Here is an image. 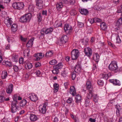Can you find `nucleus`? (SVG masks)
<instances>
[{"mask_svg":"<svg viewBox=\"0 0 122 122\" xmlns=\"http://www.w3.org/2000/svg\"><path fill=\"white\" fill-rule=\"evenodd\" d=\"M86 86L87 91L86 98L88 99H91L93 96L94 91L90 81H87Z\"/></svg>","mask_w":122,"mask_h":122,"instance_id":"f257e3e1","label":"nucleus"},{"mask_svg":"<svg viewBox=\"0 0 122 122\" xmlns=\"http://www.w3.org/2000/svg\"><path fill=\"white\" fill-rule=\"evenodd\" d=\"M108 68L110 70L114 71L115 72L119 71L117 66V62L114 61L111 62L109 65Z\"/></svg>","mask_w":122,"mask_h":122,"instance_id":"f03ea898","label":"nucleus"},{"mask_svg":"<svg viewBox=\"0 0 122 122\" xmlns=\"http://www.w3.org/2000/svg\"><path fill=\"white\" fill-rule=\"evenodd\" d=\"M31 17V15L30 13L25 14L21 17L20 21L22 23L28 22L30 20Z\"/></svg>","mask_w":122,"mask_h":122,"instance_id":"7ed1b4c3","label":"nucleus"},{"mask_svg":"<svg viewBox=\"0 0 122 122\" xmlns=\"http://www.w3.org/2000/svg\"><path fill=\"white\" fill-rule=\"evenodd\" d=\"M79 52L78 50L74 49L71 52V58L73 60L76 59L79 56Z\"/></svg>","mask_w":122,"mask_h":122,"instance_id":"20e7f679","label":"nucleus"},{"mask_svg":"<svg viewBox=\"0 0 122 122\" xmlns=\"http://www.w3.org/2000/svg\"><path fill=\"white\" fill-rule=\"evenodd\" d=\"M12 6L13 8L20 10L23 8L24 5L23 2H15L13 3Z\"/></svg>","mask_w":122,"mask_h":122,"instance_id":"39448f33","label":"nucleus"},{"mask_svg":"<svg viewBox=\"0 0 122 122\" xmlns=\"http://www.w3.org/2000/svg\"><path fill=\"white\" fill-rule=\"evenodd\" d=\"M53 30V29L52 27H50L49 28L46 29L44 28L41 29L40 33L41 35L44 36V34H48L52 32Z\"/></svg>","mask_w":122,"mask_h":122,"instance_id":"423d86ee","label":"nucleus"},{"mask_svg":"<svg viewBox=\"0 0 122 122\" xmlns=\"http://www.w3.org/2000/svg\"><path fill=\"white\" fill-rule=\"evenodd\" d=\"M16 102H12L11 104V112L12 113H15L18 111L19 108L18 106L16 105Z\"/></svg>","mask_w":122,"mask_h":122,"instance_id":"0eeeda50","label":"nucleus"},{"mask_svg":"<svg viewBox=\"0 0 122 122\" xmlns=\"http://www.w3.org/2000/svg\"><path fill=\"white\" fill-rule=\"evenodd\" d=\"M84 52L86 55L88 57H90L92 55V50L90 48L87 47L85 48Z\"/></svg>","mask_w":122,"mask_h":122,"instance_id":"6e6552de","label":"nucleus"},{"mask_svg":"<svg viewBox=\"0 0 122 122\" xmlns=\"http://www.w3.org/2000/svg\"><path fill=\"white\" fill-rule=\"evenodd\" d=\"M115 107L117 109L116 112V114L117 116H119L120 114L122 112V108L119 105H116L115 106Z\"/></svg>","mask_w":122,"mask_h":122,"instance_id":"1a4fd4ad","label":"nucleus"},{"mask_svg":"<svg viewBox=\"0 0 122 122\" xmlns=\"http://www.w3.org/2000/svg\"><path fill=\"white\" fill-rule=\"evenodd\" d=\"M36 2V5L38 9H42L43 4L42 0H35Z\"/></svg>","mask_w":122,"mask_h":122,"instance_id":"9d476101","label":"nucleus"},{"mask_svg":"<svg viewBox=\"0 0 122 122\" xmlns=\"http://www.w3.org/2000/svg\"><path fill=\"white\" fill-rule=\"evenodd\" d=\"M11 18H8L4 20V23L8 27L10 26L13 23Z\"/></svg>","mask_w":122,"mask_h":122,"instance_id":"9b49d317","label":"nucleus"},{"mask_svg":"<svg viewBox=\"0 0 122 122\" xmlns=\"http://www.w3.org/2000/svg\"><path fill=\"white\" fill-rule=\"evenodd\" d=\"M29 98H30V100L33 102H36L38 100V97L37 95L34 94L30 95L29 96Z\"/></svg>","mask_w":122,"mask_h":122,"instance_id":"f8f14e48","label":"nucleus"},{"mask_svg":"<svg viewBox=\"0 0 122 122\" xmlns=\"http://www.w3.org/2000/svg\"><path fill=\"white\" fill-rule=\"evenodd\" d=\"M110 82L112 83L114 85L120 86V81L117 79H112L110 80Z\"/></svg>","mask_w":122,"mask_h":122,"instance_id":"ddd939ff","label":"nucleus"},{"mask_svg":"<svg viewBox=\"0 0 122 122\" xmlns=\"http://www.w3.org/2000/svg\"><path fill=\"white\" fill-rule=\"evenodd\" d=\"M122 23V18H120L118 19L116 23V29L117 30L119 29V26L121 25Z\"/></svg>","mask_w":122,"mask_h":122,"instance_id":"4468645a","label":"nucleus"},{"mask_svg":"<svg viewBox=\"0 0 122 122\" xmlns=\"http://www.w3.org/2000/svg\"><path fill=\"white\" fill-rule=\"evenodd\" d=\"M13 85L11 84L6 89V92L8 94L11 93L12 91Z\"/></svg>","mask_w":122,"mask_h":122,"instance_id":"2eb2a0df","label":"nucleus"},{"mask_svg":"<svg viewBox=\"0 0 122 122\" xmlns=\"http://www.w3.org/2000/svg\"><path fill=\"white\" fill-rule=\"evenodd\" d=\"M68 38L66 35H63L62 36L60 40V42L61 43H66L67 41Z\"/></svg>","mask_w":122,"mask_h":122,"instance_id":"dca6fc26","label":"nucleus"},{"mask_svg":"<svg viewBox=\"0 0 122 122\" xmlns=\"http://www.w3.org/2000/svg\"><path fill=\"white\" fill-rule=\"evenodd\" d=\"M69 93L71 94L74 96L76 94V90L74 86H72L70 87V90L69 91Z\"/></svg>","mask_w":122,"mask_h":122,"instance_id":"f3484780","label":"nucleus"},{"mask_svg":"<svg viewBox=\"0 0 122 122\" xmlns=\"http://www.w3.org/2000/svg\"><path fill=\"white\" fill-rule=\"evenodd\" d=\"M74 70V72H76L78 73L80 72L81 70L80 65L79 64H77L75 67Z\"/></svg>","mask_w":122,"mask_h":122,"instance_id":"a211bd4d","label":"nucleus"},{"mask_svg":"<svg viewBox=\"0 0 122 122\" xmlns=\"http://www.w3.org/2000/svg\"><path fill=\"white\" fill-rule=\"evenodd\" d=\"M93 59L97 63L99 60V56L98 54L97 53H95L93 56Z\"/></svg>","mask_w":122,"mask_h":122,"instance_id":"6ab92c4d","label":"nucleus"},{"mask_svg":"<svg viewBox=\"0 0 122 122\" xmlns=\"http://www.w3.org/2000/svg\"><path fill=\"white\" fill-rule=\"evenodd\" d=\"M80 12L81 13L84 15H87L89 13L87 9H81Z\"/></svg>","mask_w":122,"mask_h":122,"instance_id":"aec40b11","label":"nucleus"},{"mask_svg":"<svg viewBox=\"0 0 122 122\" xmlns=\"http://www.w3.org/2000/svg\"><path fill=\"white\" fill-rule=\"evenodd\" d=\"M46 110V106L44 105L42 107H39V111L42 114L45 113Z\"/></svg>","mask_w":122,"mask_h":122,"instance_id":"412c9836","label":"nucleus"},{"mask_svg":"<svg viewBox=\"0 0 122 122\" xmlns=\"http://www.w3.org/2000/svg\"><path fill=\"white\" fill-rule=\"evenodd\" d=\"M34 40V38H31L29 41L26 45V46L28 47H31L33 44V41Z\"/></svg>","mask_w":122,"mask_h":122,"instance_id":"4be33fe9","label":"nucleus"},{"mask_svg":"<svg viewBox=\"0 0 122 122\" xmlns=\"http://www.w3.org/2000/svg\"><path fill=\"white\" fill-rule=\"evenodd\" d=\"M71 25L68 24H65L64 27V29L66 32L71 30Z\"/></svg>","mask_w":122,"mask_h":122,"instance_id":"5701e85b","label":"nucleus"},{"mask_svg":"<svg viewBox=\"0 0 122 122\" xmlns=\"http://www.w3.org/2000/svg\"><path fill=\"white\" fill-rule=\"evenodd\" d=\"M11 30L13 32H16L17 29V25L16 24H13L11 26Z\"/></svg>","mask_w":122,"mask_h":122,"instance_id":"b1692460","label":"nucleus"},{"mask_svg":"<svg viewBox=\"0 0 122 122\" xmlns=\"http://www.w3.org/2000/svg\"><path fill=\"white\" fill-rule=\"evenodd\" d=\"M25 66L26 68L30 69L32 67V64L29 62H26L25 63Z\"/></svg>","mask_w":122,"mask_h":122,"instance_id":"393cba45","label":"nucleus"},{"mask_svg":"<svg viewBox=\"0 0 122 122\" xmlns=\"http://www.w3.org/2000/svg\"><path fill=\"white\" fill-rule=\"evenodd\" d=\"M7 71H3L1 75V77L2 79H5L7 77Z\"/></svg>","mask_w":122,"mask_h":122,"instance_id":"a878e982","label":"nucleus"},{"mask_svg":"<svg viewBox=\"0 0 122 122\" xmlns=\"http://www.w3.org/2000/svg\"><path fill=\"white\" fill-rule=\"evenodd\" d=\"M62 67V65L61 63L60 62L57 65H55L53 66L54 69H57L58 70L61 68Z\"/></svg>","mask_w":122,"mask_h":122,"instance_id":"bb28decb","label":"nucleus"},{"mask_svg":"<svg viewBox=\"0 0 122 122\" xmlns=\"http://www.w3.org/2000/svg\"><path fill=\"white\" fill-rule=\"evenodd\" d=\"M30 119L31 121H35L37 120L36 116L33 114L30 115Z\"/></svg>","mask_w":122,"mask_h":122,"instance_id":"cd10ccee","label":"nucleus"},{"mask_svg":"<svg viewBox=\"0 0 122 122\" xmlns=\"http://www.w3.org/2000/svg\"><path fill=\"white\" fill-rule=\"evenodd\" d=\"M76 103L80 102V101L81 99V97L79 95H76Z\"/></svg>","mask_w":122,"mask_h":122,"instance_id":"c85d7f7f","label":"nucleus"},{"mask_svg":"<svg viewBox=\"0 0 122 122\" xmlns=\"http://www.w3.org/2000/svg\"><path fill=\"white\" fill-rule=\"evenodd\" d=\"M57 9L58 10H60L63 7V5L61 2L58 3L56 5Z\"/></svg>","mask_w":122,"mask_h":122,"instance_id":"c756f323","label":"nucleus"},{"mask_svg":"<svg viewBox=\"0 0 122 122\" xmlns=\"http://www.w3.org/2000/svg\"><path fill=\"white\" fill-rule=\"evenodd\" d=\"M101 29L103 30H105L107 28V26L106 25L105 23L102 22L101 23L100 25Z\"/></svg>","mask_w":122,"mask_h":122,"instance_id":"7c9ffc66","label":"nucleus"},{"mask_svg":"<svg viewBox=\"0 0 122 122\" xmlns=\"http://www.w3.org/2000/svg\"><path fill=\"white\" fill-rule=\"evenodd\" d=\"M3 63H5L6 66L11 67L12 66L11 62L10 61H4Z\"/></svg>","mask_w":122,"mask_h":122,"instance_id":"2f4dec72","label":"nucleus"},{"mask_svg":"<svg viewBox=\"0 0 122 122\" xmlns=\"http://www.w3.org/2000/svg\"><path fill=\"white\" fill-rule=\"evenodd\" d=\"M34 7L32 5H29L28 8V10L30 12H33L34 10Z\"/></svg>","mask_w":122,"mask_h":122,"instance_id":"473e14b6","label":"nucleus"},{"mask_svg":"<svg viewBox=\"0 0 122 122\" xmlns=\"http://www.w3.org/2000/svg\"><path fill=\"white\" fill-rule=\"evenodd\" d=\"M53 87L55 90V92H58L59 89V85L57 83H55L53 84Z\"/></svg>","mask_w":122,"mask_h":122,"instance_id":"72a5a7b5","label":"nucleus"},{"mask_svg":"<svg viewBox=\"0 0 122 122\" xmlns=\"http://www.w3.org/2000/svg\"><path fill=\"white\" fill-rule=\"evenodd\" d=\"M53 54V53L52 51H49L48 52L46 53L45 56H46L50 57L52 56Z\"/></svg>","mask_w":122,"mask_h":122,"instance_id":"f704fd0d","label":"nucleus"},{"mask_svg":"<svg viewBox=\"0 0 122 122\" xmlns=\"http://www.w3.org/2000/svg\"><path fill=\"white\" fill-rule=\"evenodd\" d=\"M67 71L64 70L62 71L61 73V75L63 77H65L67 76Z\"/></svg>","mask_w":122,"mask_h":122,"instance_id":"c9c22d12","label":"nucleus"},{"mask_svg":"<svg viewBox=\"0 0 122 122\" xmlns=\"http://www.w3.org/2000/svg\"><path fill=\"white\" fill-rule=\"evenodd\" d=\"M19 96H17L16 95H15L13 96V101L12 102H16V103L17 104V99L18 98Z\"/></svg>","mask_w":122,"mask_h":122,"instance_id":"e433bc0d","label":"nucleus"},{"mask_svg":"<svg viewBox=\"0 0 122 122\" xmlns=\"http://www.w3.org/2000/svg\"><path fill=\"white\" fill-rule=\"evenodd\" d=\"M91 99H88L87 98H86V99L85 100V106L87 107L89 105V100Z\"/></svg>","mask_w":122,"mask_h":122,"instance_id":"4c0bfd02","label":"nucleus"},{"mask_svg":"<svg viewBox=\"0 0 122 122\" xmlns=\"http://www.w3.org/2000/svg\"><path fill=\"white\" fill-rule=\"evenodd\" d=\"M56 61L55 60H53L49 62V64L51 65H54L56 64Z\"/></svg>","mask_w":122,"mask_h":122,"instance_id":"58836bf2","label":"nucleus"},{"mask_svg":"<svg viewBox=\"0 0 122 122\" xmlns=\"http://www.w3.org/2000/svg\"><path fill=\"white\" fill-rule=\"evenodd\" d=\"M26 103V100L25 99H23L21 101V104H22V105H21V106H22L23 107L25 106Z\"/></svg>","mask_w":122,"mask_h":122,"instance_id":"ea45409f","label":"nucleus"},{"mask_svg":"<svg viewBox=\"0 0 122 122\" xmlns=\"http://www.w3.org/2000/svg\"><path fill=\"white\" fill-rule=\"evenodd\" d=\"M37 18L38 19V21L39 22H40L41 21L42 19V16H41L40 13H39L37 15Z\"/></svg>","mask_w":122,"mask_h":122,"instance_id":"a19ab883","label":"nucleus"},{"mask_svg":"<svg viewBox=\"0 0 122 122\" xmlns=\"http://www.w3.org/2000/svg\"><path fill=\"white\" fill-rule=\"evenodd\" d=\"M76 72H75L73 71L72 73V74H71L72 79L74 80L75 79V78H76Z\"/></svg>","mask_w":122,"mask_h":122,"instance_id":"79ce46f5","label":"nucleus"},{"mask_svg":"<svg viewBox=\"0 0 122 122\" xmlns=\"http://www.w3.org/2000/svg\"><path fill=\"white\" fill-rule=\"evenodd\" d=\"M18 58V56H17L13 55V56L12 59L15 62L17 61Z\"/></svg>","mask_w":122,"mask_h":122,"instance_id":"37998d69","label":"nucleus"},{"mask_svg":"<svg viewBox=\"0 0 122 122\" xmlns=\"http://www.w3.org/2000/svg\"><path fill=\"white\" fill-rule=\"evenodd\" d=\"M59 70L57 69H54L52 71V73L54 74H58L59 73Z\"/></svg>","mask_w":122,"mask_h":122,"instance_id":"c03bdc74","label":"nucleus"},{"mask_svg":"<svg viewBox=\"0 0 122 122\" xmlns=\"http://www.w3.org/2000/svg\"><path fill=\"white\" fill-rule=\"evenodd\" d=\"M95 22H100L102 21L99 18H94Z\"/></svg>","mask_w":122,"mask_h":122,"instance_id":"a18cd8bd","label":"nucleus"},{"mask_svg":"<svg viewBox=\"0 0 122 122\" xmlns=\"http://www.w3.org/2000/svg\"><path fill=\"white\" fill-rule=\"evenodd\" d=\"M34 57L36 58V59H35V61H38L42 59V57H40L37 56L36 54H35L34 55Z\"/></svg>","mask_w":122,"mask_h":122,"instance_id":"49530a36","label":"nucleus"},{"mask_svg":"<svg viewBox=\"0 0 122 122\" xmlns=\"http://www.w3.org/2000/svg\"><path fill=\"white\" fill-rule=\"evenodd\" d=\"M35 54H36L39 56L40 57H42V58L44 56V54H43L41 52Z\"/></svg>","mask_w":122,"mask_h":122,"instance_id":"de8ad7c7","label":"nucleus"},{"mask_svg":"<svg viewBox=\"0 0 122 122\" xmlns=\"http://www.w3.org/2000/svg\"><path fill=\"white\" fill-rule=\"evenodd\" d=\"M97 83L99 85L102 86L103 85V81L101 80H99L97 81Z\"/></svg>","mask_w":122,"mask_h":122,"instance_id":"09e8293b","label":"nucleus"},{"mask_svg":"<svg viewBox=\"0 0 122 122\" xmlns=\"http://www.w3.org/2000/svg\"><path fill=\"white\" fill-rule=\"evenodd\" d=\"M88 21L91 24L95 22L94 18L89 19Z\"/></svg>","mask_w":122,"mask_h":122,"instance_id":"8fccbe9b","label":"nucleus"},{"mask_svg":"<svg viewBox=\"0 0 122 122\" xmlns=\"http://www.w3.org/2000/svg\"><path fill=\"white\" fill-rule=\"evenodd\" d=\"M73 100L72 98H69L68 99L67 101V102L68 103H71L72 101Z\"/></svg>","mask_w":122,"mask_h":122,"instance_id":"3c124183","label":"nucleus"},{"mask_svg":"<svg viewBox=\"0 0 122 122\" xmlns=\"http://www.w3.org/2000/svg\"><path fill=\"white\" fill-rule=\"evenodd\" d=\"M56 23V27H61L62 25V24L61 22H59L58 23Z\"/></svg>","mask_w":122,"mask_h":122,"instance_id":"603ef678","label":"nucleus"},{"mask_svg":"<svg viewBox=\"0 0 122 122\" xmlns=\"http://www.w3.org/2000/svg\"><path fill=\"white\" fill-rule=\"evenodd\" d=\"M93 98V100L95 102H96L97 101L98 98L96 95L94 96Z\"/></svg>","mask_w":122,"mask_h":122,"instance_id":"864d4df0","label":"nucleus"},{"mask_svg":"<svg viewBox=\"0 0 122 122\" xmlns=\"http://www.w3.org/2000/svg\"><path fill=\"white\" fill-rule=\"evenodd\" d=\"M41 65V64L39 62H38L35 63V66L36 67H39Z\"/></svg>","mask_w":122,"mask_h":122,"instance_id":"5fc2aeb1","label":"nucleus"},{"mask_svg":"<svg viewBox=\"0 0 122 122\" xmlns=\"http://www.w3.org/2000/svg\"><path fill=\"white\" fill-rule=\"evenodd\" d=\"M101 7L99 6H97L96 7H95L94 8L95 10H101Z\"/></svg>","mask_w":122,"mask_h":122,"instance_id":"6e6d98bb","label":"nucleus"},{"mask_svg":"<svg viewBox=\"0 0 122 122\" xmlns=\"http://www.w3.org/2000/svg\"><path fill=\"white\" fill-rule=\"evenodd\" d=\"M5 100V98L4 97L2 96H0V102H1L4 101Z\"/></svg>","mask_w":122,"mask_h":122,"instance_id":"4d7b16f0","label":"nucleus"},{"mask_svg":"<svg viewBox=\"0 0 122 122\" xmlns=\"http://www.w3.org/2000/svg\"><path fill=\"white\" fill-rule=\"evenodd\" d=\"M112 75V74H111V73L110 72H109L108 74L105 75V77H107V79L108 78L110 77Z\"/></svg>","mask_w":122,"mask_h":122,"instance_id":"13d9d810","label":"nucleus"},{"mask_svg":"<svg viewBox=\"0 0 122 122\" xmlns=\"http://www.w3.org/2000/svg\"><path fill=\"white\" fill-rule=\"evenodd\" d=\"M14 69L15 71L16 72H17L18 71V66L16 65H15L14 66Z\"/></svg>","mask_w":122,"mask_h":122,"instance_id":"bf43d9fd","label":"nucleus"},{"mask_svg":"<svg viewBox=\"0 0 122 122\" xmlns=\"http://www.w3.org/2000/svg\"><path fill=\"white\" fill-rule=\"evenodd\" d=\"M42 14L43 15H45L46 16L47 15V11L46 10H43L42 12Z\"/></svg>","mask_w":122,"mask_h":122,"instance_id":"052dcab7","label":"nucleus"},{"mask_svg":"<svg viewBox=\"0 0 122 122\" xmlns=\"http://www.w3.org/2000/svg\"><path fill=\"white\" fill-rule=\"evenodd\" d=\"M20 39L21 40L23 41L24 42H25L26 40V38H24L22 36H21L20 37Z\"/></svg>","mask_w":122,"mask_h":122,"instance_id":"680f3d73","label":"nucleus"},{"mask_svg":"<svg viewBox=\"0 0 122 122\" xmlns=\"http://www.w3.org/2000/svg\"><path fill=\"white\" fill-rule=\"evenodd\" d=\"M78 26L79 27H82L83 26V23L79 22L78 23Z\"/></svg>","mask_w":122,"mask_h":122,"instance_id":"e2e57ef3","label":"nucleus"},{"mask_svg":"<svg viewBox=\"0 0 122 122\" xmlns=\"http://www.w3.org/2000/svg\"><path fill=\"white\" fill-rule=\"evenodd\" d=\"M35 73H36V74L37 75V76H38L40 75L41 72L40 71L38 70H37L35 72Z\"/></svg>","mask_w":122,"mask_h":122,"instance_id":"0e129e2a","label":"nucleus"},{"mask_svg":"<svg viewBox=\"0 0 122 122\" xmlns=\"http://www.w3.org/2000/svg\"><path fill=\"white\" fill-rule=\"evenodd\" d=\"M108 44L111 47L114 48V45L111 43L110 41L108 42Z\"/></svg>","mask_w":122,"mask_h":122,"instance_id":"69168bd1","label":"nucleus"},{"mask_svg":"<svg viewBox=\"0 0 122 122\" xmlns=\"http://www.w3.org/2000/svg\"><path fill=\"white\" fill-rule=\"evenodd\" d=\"M24 59L21 58L20 59V64H23L24 63Z\"/></svg>","mask_w":122,"mask_h":122,"instance_id":"338daca9","label":"nucleus"},{"mask_svg":"<svg viewBox=\"0 0 122 122\" xmlns=\"http://www.w3.org/2000/svg\"><path fill=\"white\" fill-rule=\"evenodd\" d=\"M70 2L71 5H74L75 3V0H70Z\"/></svg>","mask_w":122,"mask_h":122,"instance_id":"774afa93","label":"nucleus"}]
</instances>
